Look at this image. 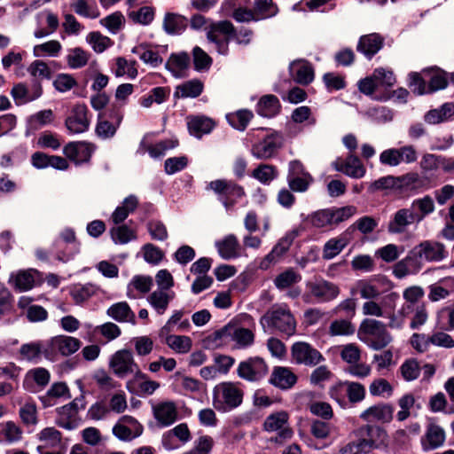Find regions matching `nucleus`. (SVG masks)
<instances>
[{"label":"nucleus","instance_id":"obj_20","mask_svg":"<svg viewBox=\"0 0 454 454\" xmlns=\"http://www.w3.org/2000/svg\"><path fill=\"white\" fill-rule=\"evenodd\" d=\"M423 260L427 262H441L447 256L445 246L435 240H424L416 245Z\"/></svg>","mask_w":454,"mask_h":454},{"label":"nucleus","instance_id":"obj_19","mask_svg":"<svg viewBox=\"0 0 454 454\" xmlns=\"http://www.w3.org/2000/svg\"><path fill=\"white\" fill-rule=\"evenodd\" d=\"M297 380V376L290 368L275 366L269 379V382L281 390H288L296 384Z\"/></svg>","mask_w":454,"mask_h":454},{"label":"nucleus","instance_id":"obj_55","mask_svg":"<svg viewBox=\"0 0 454 454\" xmlns=\"http://www.w3.org/2000/svg\"><path fill=\"white\" fill-rule=\"evenodd\" d=\"M231 330H232L231 325H227L219 330L215 331L203 340V345L207 348L217 347L220 345V341L227 337H230Z\"/></svg>","mask_w":454,"mask_h":454},{"label":"nucleus","instance_id":"obj_25","mask_svg":"<svg viewBox=\"0 0 454 454\" xmlns=\"http://www.w3.org/2000/svg\"><path fill=\"white\" fill-rule=\"evenodd\" d=\"M445 442L444 430L438 425L430 424L427 427L425 440H422L424 450H431L443 445Z\"/></svg>","mask_w":454,"mask_h":454},{"label":"nucleus","instance_id":"obj_46","mask_svg":"<svg viewBox=\"0 0 454 454\" xmlns=\"http://www.w3.org/2000/svg\"><path fill=\"white\" fill-rule=\"evenodd\" d=\"M230 337L237 342L239 348L249 347L254 341V334L250 329L236 327L235 325H232Z\"/></svg>","mask_w":454,"mask_h":454},{"label":"nucleus","instance_id":"obj_39","mask_svg":"<svg viewBox=\"0 0 454 454\" xmlns=\"http://www.w3.org/2000/svg\"><path fill=\"white\" fill-rule=\"evenodd\" d=\"M332 216L330 208L320 209L309 215L305 222L314 228L321 229L333 225Z\"/></svg>","mask_w":454,"mask_h":454},{"label":"nucleus","instance_id":"obj_47","mask_svg":"<svg viewBox=\"0 0 454 454\" xmlns=\"http://www.w3.org/2000/svg\"><path fill=\"white\" fill-rule=\"evenodd\" d=\"M13 279V286L20 291H27L34 287L35 278L34 276L27 270H20L16 275L12 274L9 283Z\"/></svg>","mask_w":454,"mask_h":454},{"label":"nucleus","instance_id":"obj_17","mask_svg":"<svg viewBox=\"0 0 454 454\" xmlns=\"http://www.w3.org/2000/svg\"><path fill=\"white\" fill-rule=\"evenodd\" d=\"M394 411L395 408L392 404L380 403L364 410L359 418L366 422L389 423L393 419Z\"/></svg>","mask_w":454,"mask_h":454},{"label":"nucleus","instance_id":"obj_44","mask_svg":"<svg viewBox=\"0 0 454 454\" xmlns=\"http://www.w3.org/2000/svg\"><path fill=\"white\" fill-rule=\"evenodd\" d=\"M90 54L81 47H75L69 51L67 56V62L69 67L76 69L85 67L88 64Z\"/></svg>","mask_w":454,"mask_h":454},{"label":"nucleus","instance_id":"obj_5","mask_svg":"<svg viewBox=\"0 0 454 454\" xmlns=\"http://www.w3.org/2000/svg\"><path fill=\"white\" fill-rule=\"evenodd\" d=\"M244 392L233 382H223L214 388L213 404L217 411H225L239 407Z\"/></svg>","mask_w":454,"mask_h":454},{"label":"nucleus","instance_id":"obj_23","mask_svg":"<svg viewBox=\"0 0 454 454\" xmlns=\"http://www.w3.org/2000/svg\"><path fill=\"white\" fill-rule=\"evenodd\" d=\"M281 111V104L277 96L267 94L259 99L256 105V113L265 118H272Z\"/></svg>","mask_w":454,"mask_h":454},{"label":"nucleus","instance_id":"obj_36","mask_svg":"<svg viewBox=\"0 0 454 454\" xmlns=\"http://www.w3.org/2000/svg\"><path fill=\"white\" fill-rule=\"evenodd\" d=\"M289 415L285 411H280L269 415L263 422V429L267 432H275L285 429L288 423Z\"/></svg>","mask_w":454,"mask_h":454},{"label":"nucleus","instance_id":"obj_49","mask_svg":"<svg viewBox=\"0 0 454 454\" xmlns=\"http://www.w3.org/2000/svg\"><path fill=\"white\" fill-rule=\"evenodd\" d=\"M167 345L177 353L184 354L192 348V340L184 335H168L166 338Z\"/></svg>","mask_w":454,"mask_h":454},{"label":"nucleus","instance_id":"obj_1","mask_svg":"<svg viewBox=\"0 0 454 454\" xmlns=\"http://www.w3.org/2000/svg\"><path fill=\"white\" fill-rule=\"evenodd\" d=\"M261 323L287 337L296 333L297 322L286 304H274L262 317Z\"/></svg>","mask_w":454,"mask_h":454},{"label":"nucleus","instance_id":"obj_2","mask_svg":"<svg viewBox=\"0 0 454 454\" xmlns=\"http://www.w3.org/2000/svg\"><path fill=\"white\" fill-rule=\"evenodd\" d=\"M356 440L350 442L340 450L342 454H367L376 447V436L386 435V431L378 426L364 425L354 432Z\"/></svg>","mask_w":454,"mask_h":454},{"label":"nucleus","instance_id":"obj_13","mask_svg":"<svg viewBox=\"0 0 454 454\" xmlns=\"http://www.w3.org/2000/svg\"><path fill=\"white\" fill-rule=\"evenodd\" d=\"M136 364L133 354L129 349H121L112 356L109 367L117 377L124 378L132 373V369L136 367Z\"/></svg>","mask_w":454,"mask_h":454},{"label":"nucleus","instance_id":"obj_10","mask_svg":"<svg viewBox=\"0 0 454 454\" xmlns=\"http://www.w3.org/2000/svg\"><path fill=\"white\" fill-rule=\"evenodd\" d=\"M423 257L417 246L411 249L403 259L397 262L393 267V274L401 279L408 275L417 274L423 267Z\"/></svg>","mask_w":454,"mask_h":454},{"label":"nucleus","instance_id":"obj_35","mask_svg":"<svg viewBox=\"0 0 454 454\" xmlns=\"http://www.w3.org/2000/svg\"><path fill=\"white\" fill-rule=\"evenodd\" d=\"M190 56L187 52L173 53L166 63V68L169 70L174 76H179L180 73L189 67Z\"/></svg>","mask_w":454,"mask_h":454},{"label":"nucleus","instance_id":"obj_60","mask_svg":"<svg viewBox=\"0 0 454 454\" xmlns=\"http://www.w3.org/2000/svg\"><path fill=\"white\" fill-rule=\"evenodd\" d=\"M378 226V222L372 216L365 215L357 219L354 224L349 226L347 231H353L357 229L361 233L366 235L372 232Z\"/></svg>","mask_w":454,"mask_h":454},{"label":"nucleus","instance_id":"obj_48","mask_svg":"<svg viewBox=\"0 0 454 454\" xmlns=\"http://www.w3.org/2000/svg\"><path fill=\"white\" fill-rule=\"evenodd\" d=\"M132 52L139 55V58L147 64L152 65L153 67L160 66L163 59L160 56L157 51L147 49V46L145 44H140L132 49Z\"/></svg>","mask_w":454,"mask_h":454},{"label":"nucleus","instance_id":"obj_4","mask_svg":"<svg viewBox=\"0 0 454 454\" xmlns=\"http://www.w3.org/2000/svg\"><path fill=\"white\" fill-rule=\"evenodd\" d=\"M207 190L213 191L223 207L230 210L246 195L243 186L228 179H216L207 184Z\"/></svg>","mask_w":454,"mask_h":454},{"label":"nucleus","instance_id":"obj_3","mask_svg":"<svg viewBox=\"0 0 454 454\" xmlns=\"http://www.w3.org/2000/svg\"><path fill=\"white\" fill-rule=\"evenodd\" d=\"M360 340L375 349L380 350L386 348L392 340V337L387 329V325L376 319L364 318L358 328Z\"/></svg>","mask_w":454,"mask_h":454},{"label":"nucleus","instance_id":"obj_41","mask_svg":"<svg viewBox=\"0 0 454 454\" xmlns=\"http://www.w3.org/2000/svg\"><path fill=\"white\" fill-rule=\"evenodd\" d=\"M69 392V389L66 383L64 382H56L51 385L50 389L45 393V395L40 396V400L44 408L52 406L54 404L53 400L55 398H59L64 396L66 394Z\"/></svg>","mask_w":454,"mask_h":454},{"label":"nucleus","instance_id":"obj_18","mask_svg":"<svg viewBox=\"0 0 454 454\" xmlns=\"http://www.w3.org/2000/svg\"><path fill=\"white\" fill-rule=\"evenodd\" d=\"M93 145L90 143L70 142L63 149L64 154L76 164L88 162L90 160Z\"/></svg>","mask_w":454,"mask_h":454},{"label":"nucleus","instance_id":"obj_34","mask_svg":"<svg viewBox=\"0 0 454 454\" xmlns=\"http://www.w3.org/2000/svg\"><path fill=\"white\" fill-rule=\"evenodd\" d=\"M31 379L34 380L40 387H46L51 379L50 372L48 370L43 367H38L30 370L26 376V379L24 380L23 386L27 390L34 391L33 390V385L28 381V380Z\"/></svg>","mask_w":454,"mask_h":454},{"label":"nucleus","instance_id":"obj_26","mask_svg":"<svg viewBox=\"0 0 454 454\" xmlns=\"http://www.w3.org/2000/svg\"><path fill=\"white\" fill-rule=\"evenodd\" d=\"M188 27V19L179 13L167 12L163 20V29L168 35H180Z\"/></svg>","mask_w":454,"mask_h":454},{"label":"nucleus","instance_id":"obj_21","mask_svg":"<svg viewBox=\"0 0 454 454\" xmlns=\"http://www.w3.org/2000/svg\"><path fill=\"white\" fill-rule=\"evenodd\" d=\"M384 45V37L377 33L362 35L359 38L356 51L363 53L368 59L379 52Z\"/></svg>","mask_w":454,"mask_h":454},{"label":"nucleus","instance_id":"obj_15","mask_svg":"<svg viewBox=\"0 0 454 454\" xmlns=\"http://www.w3.org/2000/svg\"><path fill=\"white\" fill-rule=\"evenodd\" d=\"M65 125L71 133H82L89 129L88 108L84 104L75 105L70 115L66 119Z\"/></svg>","mask_w":454,"mask_h":454},{"label":"nucleus","instance_id":"obj_63","mask_svg":"<svg viewBox=\"0 0 454 454\" xmlns=\"http://www.w3.org/2000/svg\"><path fill=\"white\" fill-rule=\"evenodd\" d=\"M400 372L405 380L411 381L419 377L420 366L417 360L408 359L401 365Z\"/></svg>","mask_w":454,"mask_h":454},{"label":"nucleus","instance_id":"obj_28","mask_svg":"<svg viewBox=\"0 0 454 454\" xmlns=\"http://www.w3.org/2000/svg\"><path fill=\"white\" fill-rule=\"evenodd\" d=\"M51 346L62 356H67L80 348L81 341L74 337L59 335L51 340Z\"/></svg>","mask_w":454,"mask_h":454},{"label":"nucleus","instance_id":"obj_11","mask_svg":"<svg viewBox=\"0 0 454 454\" xmlns=\"http://www.w3.org/2000/svg\"><path fill=\"white\" fill-rule=\"evenodd\" d=\"M291 356L297 364L315 366L325 358L322 354L310 344L304 341H298L291 347Z\"/></svg>","mask_w":454,"mask_h":454},{"label":"nucleus","instance_id":"obj_31","mask_svg":"<svg viewBox=\"0 0 454 454\" xmlns=\"http://www.w3.org/2000/svg\"><path fill=\"white\" fill-rule=\"evenodd\" d=\"M174 297V292L168 294L163 290H156L148 296V301L158 314L162 315Z\"/></svg>","mask_w":454,"mask_h":454},{"label":"nucleus","instance_id":"obj_33","mask_svg":"<svg viewBox=\"0 0 454 454\" xmlns=\"http://www.w3.org/2000/svg\"><path fill=\"white\" fill-rule=\"evenodd\" d=\"M427 81L428 93L443 90L448 85L446 74L442 70H425L423 72Z\"/></svg>","mask_w":454,"mask_h":454},{"label":"nucleus","instance_id":"obj_6","mask_svg":"<svg viewBox=\"0 0 454 454\" xmlns=\"http://www.w3.org/2000/svg\"><path fill=\"white\" fill-rule=\"evenodd\" d=\"M231 35H235V27L229 20L212 22L207 27V39L215 44L219 54L227 55L229 53Z\"/></svg>","mask_w":454,"mask_h":454},{"label":"nucleus","instance_id":"obj_56","mask_svg":"<svg viewBox=\"0 0 454 454\" xmlns=\"http://www.w3.org/2000/svg\"><path fill=\"white\" fill-rule=\"evenodd\" d=\"M106 115V113H100L98 114V122L96 127V132L103 138H109L115 134L118 125L111 122L109 120H104Z\"/></svg>","mask_w":454,"mask_h":454},{"label":"nucleus","instance_id":"obj_57","mask_svg":"<svg viewBox=\"0 0 454 454\" xmlns=\"http://www.w3.org/2000/svg\"><path fill=\"white\" fill-rule=\"evenodd\" d=\"M129 18L135 23L149 25L153 20L154 9L151 6H143L138 11L130 12Z\"/></svg>","mask_w":454,"mask_h":454},{"label":"nucleus","instance_id":"obj_45","mask_svg":"<svg viewBox=\"0 0 454 454\" xmlns=\"http://www.w3.org/2000/svg\"><path fill=\"white\" fill-rule=\"evenodd\" d=\"M278 175L277 168L270 164H260L252 171V176L264 184L276 179Z\"/></svg>","mask_w":454,"mask_h":454},{"label":"nucleus","instance_id":"obj_61","mask_svg":"<svg viewBox=\"0 0 454 454\" xmlns=\"http://www.w3.org/2000/svg\"><path fill=\"white\" fill-rule=\"evenodd\" d=\"M313 177L310 174H305L301 176H293L287 178V183L290 190L295 192H306L310 184L313 182Z\"/></svg>","mask_w":454,"mask_h":454},{"label":"nucleus","instance_id":"obj_32","mask_svg":"<svg viewBox=\"0 0 454 454\" xmlns=\"http://www.w3.org/2000/svg\"><path fill=\"white\" fill-rule=\"evenodd\" d=\"M349 243L346 235L329 239L324 246L322 257L330 260L338 255Z\"/></svg>","mask_w":454,"mask_h":454},{"label":"nucleus","instance_id":"obj_8","mask_svg":"<svg viewBox=\"0 0 454 454\" xmlns=\"http://www.w3.org/2000/svg\"><path fill=\"white\" fill-rule=\"evenodd\" d=\"M284 137L279 131H272L262 140L251 146V154L258 160H267L274 158L283 147Z\"/></svg>","mask_w":454,"mask_h":454},{"label":"nucleus","instance_id":"obj_40","mask_svg":"<svg viewBox=\"0 0 454 454\" xmlns=\"http://www.w3.org/2000/svg\"><path fill=\"white\" fill-rule=\"evenodd\" d=\"M72 8L80 16L96 19L99 17V11L95 0H76Z\"/></svg>","mask_w":454,"mask_h":454},{"label":"nucleus","instance_id":"obj_29","mask_svg":"<svg viewBox=\"0 0 454 454\" xmlns=\"http://www.w3.org/2000/svg\"><path fill=\"white\" fill-rule=\"evenodd\" d=\"M204 84L200 79H192L176 87L174 97L197 98L203 92Z\"/></svg>","mask_w":454,"mask_h":454},{"label":"nucleus","instance_id":"obj_53","mask_svg":"<svg viewBox=\"0 0 454 454\" xmlns=\"http://www.w3.org/2000/svg\"><path fill=\"white\" fill-rule=\"evenodd\" d=\"M192 59L197 71L208 70L213 62L212 58L199 46L192 49Z\"/></svg>","mask_w":454,"mask_h":454},{"label":"nucleus","instance_id":"obj_12","mask_svg":"<svg viewBox=\"0 0 454 454\" xmlns=\"http://www.w3.org/2000/svg\"><path fill=\"white\" fill-rule=\"evenodd\" d=\"M85 396L82 394L68 404L59 408L57 411L59 418L57 420V425L67 429L74 428L79 410L85 409Z\"/></svg>","mask_w":454,"mask_h":454},{"label":"nucleus","instance_id":"obj_54","mask_svg":"<svg viewBox=\"0 0 454 454\" xmlns=\"http://www.w3.org/2000/svg\"><path fill=\"white\" fill-rule=\"evenodd\" d=\"M427 81L426 76L419 73H411L409 74V87L415 95H424L428 93Z\"/></svg>","mask_w":454,"mask_h":454},{"label":"nucleus","instance_id":"obj_7","mask_svg":"<svg viewBox=\"0 0 454 454\" xmlns=\"http://www.w3.org/2000/svg\"><path fill=\"white\" fill-rule=\"evenodd\" d=\"M306 287L309 292L302 295V300L306 303L310 302L311 298L318 302H329L336 299L340 293L336 284L323 278L307 282Z\"/></svg>","mask_w":454,"mask_h":454},{"label":"nucleus","instance_id":"obj_14","mask_svg":"<svg viewBox=\"0 0 454 454\" xmlns=\"http://www.w3.org/2000/svg\"><path fill=\"white\" fill-rule=\"evenodd\" d=\"M333 166L336 171L351 178H362L366 173V168L361 160L352 153H348L345 159L338 158Z\"/></svg>","mask_w":454,"mask_h":454},{"label":"nucleus","instance_id":"obj_9","mask_svg":"<svg viewBox=\"0 0 454 454\" xmlns=\"http://www.w3.org/2000/svg\"><path fill=\"white\" fill-rule=\"evenodd\" d=\"M269 372V366L261 356H251L241 361L237 368L240 379L249 382H258Z\"/></svg>","mask_w":454,"mask_h":454},{"label":"nucleus","instance_id":"obj_27","mask_svg":"<svg viewBox=\"0 0 454 454\" xmlns=\"http://www.w3.org/2000/svg\"><path fill=\"white\" fill-rule=\"evenodd\" d=\"M220 256L224 260L237 258L239 255V243L233 234L227 235L222 240L215 242Z\"/></svg>","mask_w":454,"mask_h":454},{"label":"nucleus","instance_id":"obj_64","mask_svg":"<svg viewBox=\"0 0 454 454\" xmlns=\"http://www.w3.org/2000/svg\"><path fill=\"white\" fill-rule=\"evenodd\" d=\"M213 446V438L209 435H202L195 442L194 447L184 454H209Z\"/></svg>","mask_w":454,"mask_h":454},{"label":"nucleus","instance_id":"obj_30","mask_svg":"<svg viewBox=\"0 0 454 454\" xmlns=\"http://www.w3.org/2000/svg\"><path fill=\"white\" fill-rule=\"evenodd\" d=\"M107 315L118 322L136 323V317L126 301L113 304L106 311Z\"/></svg>","mask_w":454,"mask_h":454},{"label":"nucleus","instance_id":"obj_59","mask_svg":"<svg viewBox=\"0 0 454 454\" xmlns=\"http://www.w3.org/2000/svg\"><path fill=\"white\" fill-rule=\"evenodd\" d=\"M178 145L177 139H165L157 142L154 145L147 146L146 150L150 156L153 158H158L165 153L167 150L175 148Z\"/></svg>","mask_w":454,"mask_h":454},{"label":"nucleus","instance_id":"obj_62","mask_svg":"<svg viewBox=\"0 0 454 454\" xmlns=\"http://www.w3.org/2000/svg\"><path fill=\"white\" fill-rule=\"evenodd\" d=\"M87 41L98 53L105 51L111 45V39L102 35L99 32H90L87 36Z\"/></svg>","mask_w":454,"mask_h":454},{"label":"nucleus","instance_id":"obj_37","mask_svg":"<svg viewBox=\"0 0 454 454\" xmlns=\"http://www.w3.org/2000/svg\"><path fill=\"white\" fill-rule=\"evenodd\" d=\"M301 280V274L293 268H289L275 278L274 285L278 289L284 290L299 283Z\"/></svg>","mask_w":454,"mask_h":454},{"label":"nucleus","instance_id":"obj_58","mask_svg":"<svg viewBox=\"0 0 454 454\" xmlns=\"http://www.w3.org/2000/svg\"><path fill=\"white\" fill-rule=\"evenodd\" d=\"M331 209V215H333L332 222L333 225H338L340 223L349 219L351 216L356 214L357 208L355 206L348 205L341 207H333Z\"/></svg>","mask_w":454,"mask_h":454},{"label":"nucleus","instance_id":"obj_52","mask_svg":"<svg viewBox=\"0 0 454 454\" xmlns=\"http://www.w3.org/2000/svg\"><path fill=\"white\" fill-rule=\"evenodd\" d=\"M346 392L348 401L350 403H357L365 398L366 391L363 384L356 381L346 380Z\"/></svg>","mask_w":454,"mask_h":454},{"label":"nucleus","instance_id":"obj_50","mask_svg":"<svg viewBox=\"0 0 454 454\" xmlns=\"http://www.w3.org/2000/svg\"><path fill=\"white\" fill-rule=\"evenodd\" d=\"M110 233L113 240L119 244H126L137 239L136 231L126 224L112 228Z\"/></svg>","mask_w":454,"mask_h":454},{"label":"nucleus","instance_id":"obj_38","mask_svg":"<svg viewBox=\"0 0 454 454\" xmlns=\"http://www.w3.org/2000/svg\"><path fill=\"white\" fill-rule=\"evenodd\" d=\"M253 10L259 20L272 18L278 12V7L272 0H254Z\"/></svg>","mask_w":454,"mask_h":454},{"label":"nucleus","instance_id":"obj_22","mask_svg":"<svg viewBox=\"0 0 454 454\" xmlns=\"http://www.w3.org/2000/svg\"><path fill=\"white\" fill-rule=\"evenodd\" d=\"M215 121L204 115H192L187 117L189 133L197 138L210 133L215 127Z\"/></svg>","mask_w":454,"mask_h":454},{"label":"nucleus","instance_id":"obj_16","mask_svg":"<svg viewBox=\"0 0 454 454\" xmlns=\"http://www.w3.org/2000/svg\"><path fill=\"white\" fill-rule=\"evenodd\" d=\"M420 221L422 216H418L411 208H401L395 212L393 219L388 223L387 231L390 233L400 234L406 231L408 225Z\"/></svg>","mask_w":454,"mask_h":454},{"label":"nucleus","instance_id":"obj_51","mask_svg":"<svg viewBox=\"0 0 454 454\" xmlns=\"http://www.w3.org/2000/svg\"><path fill=\"white\" fill-rule=\"evenodd\" d=\"M372 396L389 397L394 392L392 385L383 378L375 379L369 386Z\"/></svg>","mask_w":454,"mask_h":454},{"label":"nucleus","instance_id":"obj_24","mask_svg":"<svg viewBox=\"0 0 454 454\" xmlns=\"http://www.w3.org/2000/svg\"><path fill=\"white\" fill-rule=\"evenodd\" d=\"M155 419L163 427L173 424L177 419L176 404L173 402H163L153 407Z\"/></svg>","mask_w":454,"mask_h":454},{"label":"nucleus","instance_id":"obj_42","mask_svg":"<svg viewBox=\"0 0 454 454\" xmlns=\"http://www.w3.org/2000/svg\"><path fill=\"white\" fill-rule=\"evenodd\" d=\"M355 331L356 327L351 319H336L330 324L328 334L331 336H348L354 334Z\"/></svg>","mask_w":454,"mask_h":454},{"label":"nucleus","instance_id":"obj_43","mask_svg":"<svg viewBox=\"0 0 454 454\" xmlns=\"http://www.w3.org/2000/svg\"><path fill=\"white\" fill-rule=\"evenodd\" d=\"M254 114L247 109H241L227 115L229 123L236 129L243 131L253 119Z\"/></svg>","mask_w":454,"mask_h":454}]
</instances>
